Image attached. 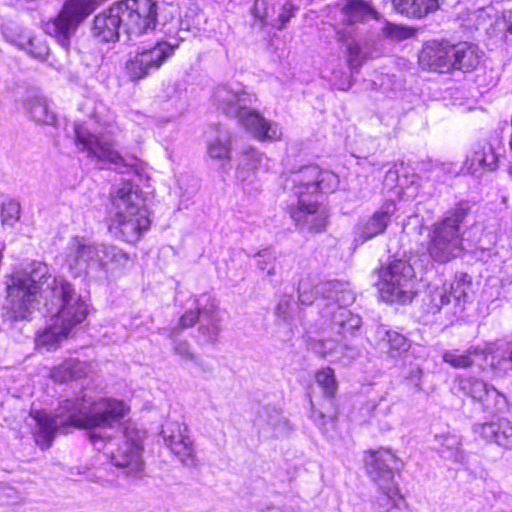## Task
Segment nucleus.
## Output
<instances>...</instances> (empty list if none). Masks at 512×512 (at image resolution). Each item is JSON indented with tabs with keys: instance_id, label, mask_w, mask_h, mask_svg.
Returning <instances> with one entry per match:
<instances>
[{
	"instance_id": "19",
	"label": "nucleus",
	"mask_w": 512,
	"mask_h": 512,
	"mask_svg": "<svg viewBox=\"0 0 512 512\" xmlns=\"http://www.w3.org/2000/svg\"><path fill=\"white\" fill-rule=\"evenodd\" d=\"M419 65L438 73H451V44L448 42H427L418 56Z\"/></svg>"
},
{
	"instance_id": "4",
	"label": "nucleus",
	"mask_w": 512,
	"mask_h": 512,
	"mask_svg": "<svg viewBox=\"0 0 512 512\" xmlns=\"http://www.w3.org/2000/svg\"><path fill=\"white\" fill-rule=\"evenodd\" d=\"M320 291L327 299H334L335 303L327 304L321 309V315L330 321V330L334 335L333 342L342 345L345 349H352L353 338L357 337L362 326V319L359 315L353 314L346 308L355 300L354 293L347 288V285L339 281H329L324 284Z\"/></svg>"
},
{
	"instance_id": "56",
	"label": "nucleus",
	"mask_w": 512,
	"mask_h": 512,
	"mask_svg": "<svg viewBox=\"0 0 512 512\" xmlns=\"http://www.w3.org/2000/svg\"><path fill=\"white\" fill-rule=\"evenodd\" d=\"M509 174L512 176V166L509 168Z\"/></svg>"
},
{
	"instance_id": "9",
	"label": "nucleus",
	"mask_w": 512,
	"mask_h": 512,
	"mask_svg": "<svg viewBox=\"0 0 512 512\" xmlns=\"http://www.w3.org/2000/svg\"><path fill=\"white\" fill-rule=\"evenodd\" d=\"M380 292L386 301L406 303L414 296V269L404 260L390 262L379 270Z\"/></svg>"
},
{
	"instance_id": "7",
	"label": "nucleus",
	"mask_w": 512,
	"mask_h": 512,
	"mask_svg": "<svg viewBox=\"0 0 512 512\" xmlns=\"http://www.w3.org/2000/svg\"><path fill=\"white\" fill-rule=\"evenodd\" d=\"M126 253L115 246L86 243L74 237L67 247L66 264L74 276L87 274L90 269H102L108 262L125 263Z\"/></svg>"
},
{
	"instance_id": "20",
	"label": "nucleus",
	"mask_w": 512,
	"mask_h": 512,
	"mask_svg": "<svg viewBox=\"0 0 512 512\" xmlns=\"http://www.w3.org/2000/svg\"><path fill=\"white\" fill-rule=\"evenodd\" d=\"M139 439L125 440L115 451H111V460L116 467L125 469L127 476H134L143 469Z\"/></svg>"
},
{
	"instance_id": "14",
	"label": "nucleus",
	"mask_w": 512,
	"mask_h": 512,
	"mask_svg": "<svg viewBox=\"0 0 512 512\" xmlns=\"http://www.w3.org/2000/svg\"><path fill=\"white\" fill-rule=\"evenodd\" d=\"M165 445L186 466L196 465L194 442L188 427L178 421H167L160 432Z\"/></svg>"
},
{
	"instance_id": "46",
	"label": "nucleus",
	"mask_w": 512,
	"mask_h": 512,
	"mask_svg": "<svg viewBox=\"0 0 512 512\" xmlns=\"http://www.w3.org/2000/svg\"><path fill=\"white\" fill-rule=\"evenodd\" d=\"M252 14L262 25H270V7L267 0H255Z\"/></svg>"
},
{
	"instance_id": "38",
	"label": "nucleus",
	"mask_w": 512,
	"mask_h": 512,
	"mask_svg": "<svg viewBox=\"0 0 512 512\" xmlns=\"http://www.w3.org/2000/svg\"><path fill=\"white\" fill-rule=\"evenodd\" d=\"M22 50L26 51L32 57L44 60L49 54V47L45 40L40 37L33 36L28 33Z\"/></svg>"
},
{
	"instance_id": "18",
	"label": "nucleus",
	"mask_w": 512,
	"mask_h": 512,
	"mask_svg": "<svg viewBox=\"0 0 512 512\" xmlns=\"http://www.w3.org/2000/svg\"><path fill=\"white\" fill-rule=\"evenodd\" d=\"M456 383L459 391L480 402L485 410L496 409L499 399L504 398L494 387L475 377L460 376Z\"/></svg>"
},
{
	"instance_id": "25",
	"label": "nucleus",
	"mask_w": 512,
	"mask_h": 512,
	"mask_svg": "<svg viewBox=\"0 0 512 512\" xmlns=\"http://www.w3.org/2000/svg\"><path fill=\"white\" fill-rule=\"evenodd\" d=\"M24 108L32 120L37 123L54 125L56 114L51 109L48 99L42 95L32 94L26 97Z\"/></svg>"
},
{
	"instance_id": "57",
	"label": "nucleus",
	"mask_w": 512,
	"mask_h": 512,
	"mask_svg": "<svg viewBox=\"0 0 512 512\" xmlns=\"http://www.w3.org/2000/svg\"><path fill=\"white\" fill-rule=\"evenodd\" d=\"M453 444L458 445V444H459V441L454 440V441H453Z\"/></svg>"
},
{
	"instance_id": "10",
	"label": "nucleus",
	"mask_w": 512,
	"mask_h": 512,
	"mask_svg": "<svg viewBox=\"0 0 512 512\" xmlns=\"http://www.w3.org/2000/svg\"><path fill=\"white\" fill-rule=\"evenodd\" d=\"M194 309L187 310L180 318L179 326L186 329L200 321L199 331L209 342H216L220 333L221 318L216 300L209 294H202L194 300Z\"/></svg>"
},
{
	"instance_id": "53",
	"label": "nucleus",
	"mask_w": 512,
	"mask_h": 512,
	"mask_svg": "<svg viewBox=\"0 0 512 512\" xmlns=\"http://www.w3.org/2000/svg\"><path fill=\"white\" fill-rule=\"evenodd\" d=\"M503 19L506 26V33L512 35V10L504 12Z\"/></svg>"
},
{
	"instance_id": "3",
	"label": "nucleus",
	"mask_w": 512,
	"mask_h": 512,
	"mask_svg": "<svg viewBox=\"0 0 512 512\" xmlns=\"http://www.w3.org/2000/svg\"><path fill=\"white\" fill-rule=\"evenodd\" d=\"M109 229L125 242L135 243L150 227L149 211L138 185L125 181L110 194Z\"/></svg>"
},
{
	"instance_id": "21",
	"label": "nucleus",
	"mask_w": 512,
	"mask_h": 512,
	"mask_svg": "<svg viewBox=\"0 0 512 512\" xmlns=\"http://www.w3.org/2000/svg\"><path fill=\"white\" fill-rule=\"evenodd\" d=\"M235 119L258 139L275 140L281 136L278 125L266 120L259 112L251 109L250 105L242 109Z\"/></svg>"
},
{
	"instance_id": "22",
	"label": "nucleus",
	"mask_w": 512,
	"mask_h": 512,
	"mask_svg": "<svg viewBox=\"0 0 512 512\" xmlns=\"http://www.w3.org/2000/svg\"><path fill=\"white\" fill-rule=\"evenodd\" d=\"M320 168L316 165L302 167L299 171L292 173L291 190L297 200L317 198V179Z\"/></svg>"
},
{
	"instance_id": "15",
	"label": "nucleus",
	"mask_w": 512,
	"mask_h": 512,
	"mask_svg": "<svg viewBox=\"0 0 512 512\" xmlns=\"http://www.w3.org/2000/svg\"><path fill=\"white\" fill-rule=\"evenodd\" d=\"M212 102L223 114L235 119L242 109L251 105L252 96L239 85L220 84L214 89Z\"/></svg>"
},
{
	"instance_id": "2",
	"label": "nucleus",
	"mask_w": 512,
	"mask_h": 512,
	"mask_svg": "<svg viewBox=\"0 0 512 512\" xmlns=\"http://www.w3.org/2000/svg\"><path fill=\"white\" fill-rule=\"evenodd\" d=\"M123 401L100 399L90 402L85 397L63 400L54 415L36 412L34 419L38 429L35 441L41 448L51 446L57 432L68 433L71 429L102 430L118 425L127 414Z\"/></svg>"
},
{
	"instance_id": "32",
	"label": "nucleus",
	"mask_w": 512,
	"mask_h": 512,
	"mask_svg": "<svg viewBox=\"0 0 512 512\" xmlns=\"http://www.w3.org/2000/svg\"><path fill=\"white\" fill-rule=\"evenodd\" d=\"M231 135L228 130L219 129L218 136L207 146L208 155L213 159L224 160L230 157Z\"/></svg>"
},
{
	"instance_id": "16",
	"label": "nucleus",
	"mask_w": 512,
	"mask_h": 512,
	"mask_svg": "<svg viewBox=\"0 0 512 512\" xmlns=\"http://www.w3.org/2000/svg\"><path fill=\"white\" fill-rule=\"evenodd\" d=\"M395 212L396 204L393 201H386L372 215L361 218L355 227V242L357 244H363L383 234Z\"/></svg>"
},
{
	"instance_id": "55",
	"label": "nucleus",
	"mask_w": 512,
	"mask_h": 512,
	"mask_svg": "<svg viewBox=\"0 0 512 512\" xmlns=\"http://www.w3.org/2000/svg\"><path fill=\"white\" fill-rule=\"evenodd\" d=\"M508 145H509V149H510V151L512 152V130H511V134H510V137H509V143H508Z\"/></svg>"
},
{
	"instance_id": "31",
	"label": "nucleus",
	"mask_w": 512,
	"mask_h": 512,
	"mask_svg": "<svg viewBox=\"0 0 512 512\" xmlns=\"http://www.w3.org/2000/svg\"><path fill=\"white\" fill-rule=\"evenodd\" d=\"M448 295L454 300L456 306H460L468 299L472 287V278L467 273H457L454 280L447 284Z\"/></svg>"
},
{
	"instance_id": "58",
	"label": "nucleus",
	"mask_w": 512,
	"mask_h": 512,
	"mask_svg": "<svg viewBox=\"0 0 512 512\" xmlns=\"http://www.w3.org/2000/svg\"><path fill=\"white\" fill-rule=\"evenodd\" d=\"M510 360H511V362H512V351H511V354H510Z\"/></svg>"
},
{
	"instance_id": "52",
	"label": "nucleus",
	"mask_w": 512,
	"mask_h": 512,
	"mask_svg": "<svg viewBox=\"0 0 512 512\" xmlns=\"http://www.w3.org/2000/svg\"><path fill=\"white\" fill-rule=\"evenodd\" d=\"M398 180H399L398 172L396 170L390 169L389 171H387V173L385 175L384 183H385V185L390 186V187L397 186Z\"/></svg>"
},
{
	"instance_id": "37",
	"label": "nucleus",
	"mask_w": 512,
	"mask_h": 512,
	"mask_svg": "<svg viewBox=\"0 0 512 512\" xmlns=\"http://www.w3.org/2000/svg\"><path fill=\"white\" fill-rule=\"evenodd\" d=\"M317 385L322 389L324 396L331 404V399L337 391V382L333 369L327 367L319 370L315 375Z\"/></svg>"
},
{
	"instance_id": "48",
	"label": "nucleus",
	"mask_w": 512,
	"mask_h": 512,
	"mask_svg": "<svg viewBox=\"0 0 512 512\" xmlns=\"http://www.w3.org/2000/svg\"><path fill=\"white\" fill-rule=\"evenodd\" d=\"M262 154L253 147H245L241 153L240 164L248 169H255L261 162Z\"/></svg>"
},
{
	"instance_id": "17",
	"label": "nucleus",
	"mask_w": 512,
	"mask_h": 512,
	"mask_svg": "<svg viewBox=\"0 0 512 512\" xmlns=\"http://www.w3.org/2000/svg\"><path fill=\"white\" fill-rule=\"evenodd\" d=\"M124 32V20L118 2L97 14L93 20L92 34L101 42H115Z\"/></svg>"
},
{
	"instance_id": "50",
	"label": "nucleus",
	"mask_w": 512,
	"mask_h": 512,
	"mask_svg": "<svg viewBox=\"0 0 512 512\" xmlns=\"http://www.w3.org/2000/svg\"><path fill=\"white\" fill-rule=\"evenodd\" d=\"M311 418L320 427H324L328 422H332L334 414L332 412H323L320 409L312 407Z\"/></svg>"
},
{
	"instance_id": "40",
	"label": "nucleus",
	"mask_w": 512,
	"mask_h": 512,
	"mask_svg": "<svg viewBox=\"0 0 512 512\" xmlns=\"http://www.w3.org/2000/svg\"><path fill=\"white\" fill-rule=\"evenodd\" d=\"M21 206L14 199H10L2 204L0 217L3 225L13 227L20 219Z\"/></svg>"
},
{
	"instance_id": "41",
	"label": "nucleus",
	"mask_w": 512,
	"mask_h": 512,
	"mask_svg": "<svg viewBox=\"0 0 512 512\" xmlns=\"http://www.w3.org/2000/svg\"><path fill=\"white\" fill-rule=\"evenodd\" d=\"M257 260V267L262 272H266L269 276H274L276 274V254L268 249H263L258 251L255 255Z\"/></svg>"
},
{
	"instance_id": "33",
	"label": "nucleus",
	"mask_w": 512,
	"mask_h": 512,
	"mask_svg": "<svg viewBox=\"0 0 512 512\" xmlns=\"http://www.w3.org/2000/svg\"><path fill=\"white\" fill-rule=\"evenodd\" d=\"M473 431L488 443H494L500 446V440H502V435L504 433L502 428V418H497L490 422L475 424L473 426Z\"/></svg>"
},
{
	"instance_id": "26",
	"label": "nucleus",
	"mask_w": 512,
	"mask_h": 512,
	"mask_svg": "<svg viewBox=\"0 0 512 512\" xmlns=\"http://www.w3.org/2000/svg\"><path fill=\"white\" fill-rule=\"evenodd\" d=\"M340 13L343 24L351 26L371 19L375 10L364 0H345L340 8Z\"/></svg>"
},
{
	"instance_id": "28",
	"label": "nucleus",
	"mask_w": 512,
	"mask_h": 512,
	"mask_svg": "<svg viewBox=\"0 0 512 512\" xmlns=\"http://www.w3.org/2000/svg\"><path fill=\"white\" fill-rule=\"evenodd\" d=\"M88 366L85 362L77 359L65 360L51 370L50 376L56 382H66L79 379L87 374Z\"/></svg>"
},
{
	"instance_id": "13",
	"label": "nucleus",
	"mask_w": 512,
	"mask_h": 512,
	"mask_svg": "<svg viewBox=\"0 0 512 512\" xmlns=\"http://www.w3.org/2000/svg\"><path fill=\"white\" fill-rule=\"evenodd\" d=\"M296 227L312 233L323 232L328 223V209L316 198L297 200L288 208Z\"/></svg>"
},
{
	"instance_id": "45",
	"label": "nucleus",
	"mask_w": 512,
	"mask_h": 512,
	"mask_svg": "<svg viewBox=\"0 0 512 512\" xmlns=\"http://www.w3.org/2000/svg\"><path fill=\"white\" fill-rule=\"evenodd\" d=\"M293 303V297L291 295H284L279 300L275 307V316L277 319L283 322H289L292 319L291 307Z\"/></svg>"
},
{
	"instance_id": "36",
	"label": "nucleus",
	"mask_w": 512,
	"mask_h": 512,
	"mask_svg": "<svg viewBox=\"0 0 512 512\" xmlns=\"http://www.w3.org/2000/svg\"><path fill=\"white\" fill-rule=\"evenodd\" d=\"M428 298L429 301L426 304L427 312L432 315L440 313L442 309H445L451 303L450 296L448 295L447 284L431 290Z\"/></svg>"
},
{
	"instance_id": "8",
	"label": "nucleus",
	"mask_w": 512,
	"mask_h": 512,
	"mask_svg": "<svg viewBox=\"0 0 512 512\" xmlns=\"http://www.w3.org/2000/svg\"><path fill=\"white\" fill-rule=\"evenodd\" d=\"M75 142L80 151L99 161H107L115 165L120 173L131 170L140 172V160L136 156H122L115 151L110 142L88 132L83 126H75Z\"/></svg>"
},
{
	"instance_id": "44",
	"label": "nucleus",
	"mask_w": 512,
	"mask_h": 512,
	"mask_svg": "<svg viewBox=\"0 0 512 512\" xmlns=\"http://www.w3.org/2000/svg\"><path fill=\"white\" fill-rule=\"evenodd\" d=\"M423 369L419 365H413L409 368L404 381L413 391L422 390Z\"/></svg>"
},
{
	"instance_id": "5",
	"label": "nucleus",
	"mask_w": 512,
	"mask_h": 512,
	"mask_svg": "<svg viewBox=\"0 0 512 512\" xmlns=\"http://www.w3.org/2000/svg\"><path fill=\"white\" fill-rule=\"evenodd\" d=\"M399 462L389 449L369 451L365 456L366 472L378 490L374 501L378 512H402L400 505L404 499L394 477Z\"/></svg>"
},
{
	"instance_id": "1",
	"label": "nucleus",
	"mask_w": 512,
	"mask_h": 512,
	"mask_svg": "<svg viewBox=\"0 0 512 512\" xmlns=\"http://www.w3.org/2000/svg\"><path fill=\"white\" fill-rule=\"evenodd\" d=\"M6 286L14 317L21 320L29 318L38 294L42 293L52 323L37 334L35 343L39 348L55 349L87 316V304L73 285L64 278L51 277L48 266L42 262H32L14 271Z\"/></svg>"
},
{
	"instance_id": "42",
	"label": "nucleus",
	"mask_w": 512,
	"mask_h": 512,
	"mask_svg": "<svg viewBox=\"0 0 512 512\" xmlns=\"http://www.w3.org/2000/svg\"><path fill=\"white\" fill-rule=\"evenodd\" d=\"M339 184L338 176L327 170H321L317 179V193L334 191Z\"/></svg>"
},
{
	"instance_id": "6",
	"label": "nucleus",
	"mask_w": 512,
	"mask_h": 512,
	"mask_svg": "<svg viewBox=\"0 0 512 512\" xmlns=\"http://www.w3.org/2000/svg\"><path fill=\"white\" fill-rule=\"evenodd\" d=\"M468 202H460L448 215L433 225L428 252L439 263H447L462 255L463 235L460 227L470 213Z\"/></svg>"
},
{
	"instance_id": "51",
	"label": "nucleus",
	"mask_w": 512,
	"mask_h": 512,
	"mask_svg": "<svg viewBox=\"0 0 512 512\" xmlns=\"http://www.w3.org/2000/svg\"><path fill=\"white\" fill-rule=\"evenodd\" d=\"M264 410L268 416L267 423L272 426L274 430H277L282 424H286L281 413L275 408H265Z\"/></svg>"
},
{
	"instance_id": "27",
	"label": "nucleus",
	"mask_w": 512,
	"mask_h": 512,
	"mask_svg": "<svg viewBox=\"0 0 512 512\" xmlns=\"http://www.w3.org/2000/svg\"><path fill=\"white\" fill-rule=\"evenodd\" d=\"M394 9L410 18H422L438 7L437 0H392Z\"/></svg>"
},
{
	"instance_id": "34",
	"label": "nucleus",
	"mask_w": 512,
	"mask_h": 512,
	"mask_svg": "<svg viewBox=\"0 0 512 512\" xmlns=\"http://www.w3.org/2000/svg\"><path fill=\"white\" fill-rule=\"evenodd\" d=\"M377 334L383 341L387 342L389 351L392 355H394V353L400 354L406 352L410 348V341L397 331L379 327Z\"/></svg>"
},
{
	"instance_id": "43",
	"label": "nucleus",
	"mask_w": 512,
	"mask_h": 512,
	"mask_svg": "<svg viewBox=\"0 0 512 512\" xmlns=\"http://www.w3.org/2000/svg\"><path fill=\"white\" fill-rule=\"evenodd\" d=\"M2 34L6 38V40L20 49L23 47L24 42L27 38L28 33H26L21 27L19 26H3L2 27Z\"/></svg>"
},
{
	"instance_id": "35",
	"label": "nucleus",
	"mask_w": 512,
	"mask_h": 512,
	"mask_svg": "<svg viewBox=\"0 0 512 512\" xmlns=\"http://www.w3.org/2000/svg\"><path fill=\"white\" fill-rule=\"evenodd\" d=\"M327 282H325L326 284ZM324 285V283L320 284V285H317L315 287V289H311L310 288V283L308 282V280H301L299 282V285H298V299H299V302L302 304V305H311L314 300L316 299V295L318 294H321L322 296V301H324L325 303L323 304V307L322 309L327 305V304H330L332 305L333 303H335V298L334 299H327L326 297H324L323 293L320 291V288ZM334 297H335V294H332Z\"/></svg>"
},
{
	"instance_id": "47",
	"label": "nucleus",
	"mask_w": 512,
	"mask_h": 512,
	"mask_svg": "<svg viewBox=\"0 0 512 512\" xmlns=\"http://www.w3.org/2000/svg\"><path fill=\"white\" fill-rule=\"evenodd\" d=\"M296 6L291 2H286L281 9L278 17L276 19L270 20V25L277 28H284L285 24L290 20V18L294 15V11L296 10Z\"/></svg>"
},
{
	"instance_id": "39",
	"label": "nucleus",
	"mask_w": 512,
	"mask_h": 512,
	"mask_svg": "<svg viewBox=\"0 0 512 512\" xmlns=\"http://www.w3.org/2000/svg\"><path fill=\"white\" fill-rule=\"evenodd\" d=\"M175 354L182 359L194 363L202 371H210V367L195 353L192 352L190 344L186 340H177L173 346Z\"/></svg>"
},
{
	"instance_id": "23",
	"label": "nucleus",
	"mask_w": 512,
	"mask_h": 512,
	"mask_svg": "<svg viewBox=\"0 0 512 512\" xmlns=\"http://www.w3.org/2000/svg\"><path fill=\"white\" fill-rule=\"evenodd\" d=\"M479 61L477 45L469 42L451 44V73L453 71L471 72L478 66Z\"/></svg>"
},
{
	"instance_id": "49",
	"label": "nucleus",
	"mask_w": 512,
	"mask_h": 512,
	"mask_svg": "<svg viewBox=\"0 0 512 512\" xmlns=\"http://www.w3.org/2000/svg\"><path fill=\"white\" fill-rule=\"evenodd\" d=\"M502 428L504 433L502 440H500V447L512 449V421L502 417Z\"/></svg>"
},
{
	"instance_id": "29",
	"label": "nucleus",
	"mask_w": 512,
	"mask_h": 512,
	"mask_svg": "<svg viewBox=\"0 0 512 512\" xmlns=\"http://www.w3.org/2000/svg\"><path fill=\"white\" fill-rule=\"evenodd\" d=\"M336 37L339 42H342L347 47L350 68L353 70L359 69L363 63L362 49L354 38L352 31L348 28L338 29Z\"/></svg>"
},
{
	"instance_id": "11",
	"label": "nucleus",
	"mask_w": 512,
	"mask_h": 512,
	"mask_svg": "<svg viewBox=\"0 0 512 512\" xmlns=\"http://www.w3.org/2000/svg\"><path fill=\"white\" fill-rule=\"evenodd\" d=\"M124 20V33L130 40L154 30L157 23V4L153 0L117 1Z\"/></svg>"
},
{
	"instance_id": "12",
	"label": "nucleus",
	"mask_w": 512,
	"mask_h": 512,
	"mask_svg": "<svg viewBox=\"0 0 512 512\" xmlns=\"http://www.w3.org/2000/svg\"><path fill=\"white\" fill-rule=\"evenodd\" d=\"M176 48L177 45L168 42H157L153 46L139 47L135 55L126 63V73L129 79L140 80L157 71Z\"/></svg>"
},
{
	"instance_id": "24",
	"label": "nucleus",
	"mask_w": 512,
	"mask_h": 512,
	"mask_svg": "<svg viewBox=\"0 0 512 512\" xmlns=\"http://www.w3.org/2000/svg\"><path fill=\"white\" fill-rule=\"evenodd\" d=\"M498 158L489 143L476 144L464 162V169L471 175H476L482 168L493 171L497 168Z\"/></svg>"
},
{
	"instance_id": "54",
	"label": "nucleus",
	"mask_w": 512,
	"mask_h": 512,
	"mask_svg": "<svg viewBox=\"0 0 512 512\" xmlns=\"http://www.w3.org/2000/svg\"><path fill=\"white\" fill-rule=\"evenodd\" d=\"M90 437H91V440L94 442V445L96 446V448L98 450L101 449V447H98L97 446V441L98 440H105V439H110V435L106 434V433H97L96 431H93L91 434H90Z\"/></svg>"
},
{
	"instance_id": "30",
	"label": "nucleus",
	"mask_w": 512,
	"mask_h": 512,
	"mask_svg": "<svg viewBox=\"0 0 512 512\" xmlns=\"http://www.w3.org/2000/svg\"><path fill=\"white\" fill-rule=\"evenodd\" d=\"M484 350L480 347H470L464 352L457 349L447 350L443 353L442 359L453 368H468L474 364V357L482 356Z\"/></svg>"
}]
</instances>
